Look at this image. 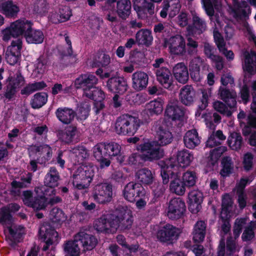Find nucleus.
<instances>
[{"instance_id":"f257e3e1","label":"nucleus","mask_w":256,"mask_h":256,"mask_svg":"<svg viewBox=\"0 0 256 256\" xmlns=\"http://www.w3.org/2000/svg\"><path fill=\"white\" fill-rule=\"evenodd\" d=\"M60 176L57 170L54 168H50L46 175L44 183V186L37 187L35 188L36 196L33 198L30 191L23 192V202L26 206L32 208L34 210L44 209L46 206L48 198L56 194L54 188L58 184Z\"/></svg>"},{"instance_id":"f03ea898","label":"nucleus","mask_w":256,"mask_h":256,"mask_svg":"<svg viewBox=\"0 0 256 256\" xmlns=\"http://www.w3.org/2000/svg\"><path fill=\"white\" fill-rule=\"evenodd\" d=\"M170 126L169 122H159L155 128L156 138L159 144L156 141H148L138 146L137 150L142 153L145 160L152 161L163 157L164 150L160 146H166L172 142L173 136L170 130Z\"/></svg>"},{"instance_id":"7ed1b4c3","label":"nucleus","mask_w":256,"mask_h":256,"mask_svg":"<svg viewBox=\"0 0 256 256\" xmlns=\"http://www.w3.org/2000/svg\"><path fill=\"white\" fill-rule=\"evenodd\" d=\"M132 222V210L127 206H122L112 214L103 216L96 220L94 228L98 232L114 233L119 227L122 229L128 228Z\"/></svg>"},{"instance_id":"20e7f679","label":"nucleus","mask_w":256,"mask_h":256,"mask_svg":"<svg viewBox=\"0 0 256 256\" xmlns=\"http://www.w3.org/2000/svg\"><path fill=\"white\" fill-rule=\"evenodd\" d=\"M97 82V78L94 75L89 74H82L74 82V86L76 88H83L84 96L94 100L96 113L104 108V100L105 98L104 92L94 86Z\"/></svg>"},{"instance_id":"39448f33","label":"nucleus","mask_w":256,"mask_h":256,"mask_svg":"<svg viewBox=\"0 0 256 256\" xmlns=\"http://www.w3.org/2000/svg\"><path fill=\"white\" fill-rule=\"evenodd\" d=\"M20 208L17 204H11L0 209V222L7 227L4 230L6 237L14 243L18 242L25 232L24 227L12 224V218L10 214V212L18 210Z\"/></svg>"},{"instance_id":"423d86ee","label":"nucleus","mask_w":256,"mask_h":256,"mask_svg":"<svg viewBox=\"0 0 256 256\" xmlns=\"http://www.w3.org/2000/svg\"><path fill=\"white\" fill-rule=\"evenodd\" d=\"M190 157L191 155L189 152L182 150L178 153L176 157H172L169 160L160 162L158 165L161 168V176L164 184H167L169 182L167 170L177 172L178 166L174 163L177 162L180 166H186L190 164Z\"/></svg>"},{"instance_id":"0eeeda50","label":"nucleus","mask_w":256,"mask_h":256,"mask_svg":"<svg viewBox=\"0 0 256 256\" xmlns=\"http://www.w3.org/2000/svg\"><path fill=\"white\" fill-rule=\"evenodd\" d=\"M141 124L142 122L138 118L124 114L116 119L114 130L116 133L118 134L133 136Z\"/></svg>"},{"instance_id":"6e6552de","label":"nucleus","mask_w":256,"mask_h":256,"mask_svg":"<svg viewBox=\"0 0 256 256\" xmlns=\"http://www.w3.org/2000/svg\"><path fill=\"white\" fill-rule=\"evenodd\" d=\"M95 170L96 168L90 164L78 166L72 175L74 186L79 190L88 188L92 180Z\"/></svg>"},{"instance_id":"1a4fd4ad","label":"nucleus","mask_w":256,"mask_h":256,"mask_svg":"<svg viewBox=\"0 0 256 256\" xmlns=\"http://www.w3.org/2000/svg\"><path fill=\"white\" fill-rule=\"evenodd\" d=\"M32 25V22L25 18L15 20L2 31V40L8 41L12 36L18 37L24 36V37L26 33L30 30Z\"/></svg>"},{"instance_id":"9d476101","label":"nucleus","mask_w":256,"mask_h":256,"mask_svg":"<svg viewBox=\"0 0 256 256\" xmlns=\"http://www.w3.org/2000/svg\"><path fill=\"white\" fill-rule=\"evenodd\" d=\"M234 210L232 198L229 194H225L222 197V208L220 216L221 218L225 221L222 226V230L225 234L228 233L230 230V224L226 221L232 216Z\"/></svg>"},{"instance_id":"9b49d317","label":"nucleus","mask_w":256,"mask_h":256,"mask_svg":"<svg viewBox=\"0 0 256 256\" xmlns=\"http://www.w3.org/2000/svg\"><path fill=\"white\" fill-rule=\"evenodd\" d=\"M29 154L30 158H36L38 163L43 164L50 159L52 152L48 144L32 146L29 148Z\"/></svg>"},{"instance_id":"f8f14e48","label":"nucleus","mask_w":256,"mask_h":256,"mask_svg":"<svg viewBox=\"0 0 256 256\" xmlns=\"http://www.w3.org/2000/svg\"><path fill=\"white\" fill-rule=\"evenodd\" d=\"M112 197V185L106 184H100L96 185L93 192L94 200L100 204H106L111 201Z\"/></svg>"},{"instance_id":"ddd939ff","label":"nucleus","mask_w":256,"mask_h":256,"mask_svg":"<svg viewBox=\"0 0 256 256\" xmlns=\"http://www.w3.org/2000/svg\"><path fill=\"white\" fill-rule=\"evenodd\" d=\"M180 232V229L166 224L158 231L156 238L160 242H172L178 238Z\"/></svg>"},{"instance_id":"4468645a","label":"nucleus","mask_w":256,"mask_h":256,"mask_svg":"<svg viewBox=\"0 0 256 256\" xmlns=\"http://www.w3.org/2000/svg\"><path fill=\"white\" fill-rule=\"evenodd\" d=\"M185 210V204L180 198L172 199L169 203L167 211V216L172 220L180 218Z\"/></svg>"},{"instance_id":"2eb2a0df","label":"nucleus","mask_w":256,"mask_h":256,"mask_svg":"<svg viewBox=\"0 0 256 256\" xmlns=\"http://www.w3.org/2000/svg\"><path fill=\"white\" fill-rule=\"evenodd\" d=\"M165 46L168 47L170 52L173 54H183L186 52L184 39L180 35L170 37L165 41Z\"/></svg>"},{"instance_id":"dca6fc26","label":"nucleus","mask_w":256,"mask_h":256,"mask_svg":"<svg viewBox=\"0 0 256 256\" xmlns=\"http://www.w3.org/2000/svg\"><path fill=\"white\" fill-rule=\"evenodd\" d=\"M22 44V40L17 39L12 40L10 46L8 47L6 54V59L10 65L15 64L20 60Z\"/></svg>"},{"instance_id":"f3484780","label":"nucleus","mask_w":256,"mask_h":256,"mask_svg":"<svg viewBox=\"0 0 256 256\" xmlns=\"http://www.w3.org/2000/svg\"><path fill=\"white\" fill-rule=\"evenodd\" d=\"M24 80L20 74L18 72L14 76H10L8 79V84L5 92V96L10 99L16 94L20 86L24 85Z\"/></svg>"},{"instance_id":"a211bd4d","label":"nucleus","mask_w":256,"mask_h":256,"mask_svg":"<svg viewBox=\"0 0 256 256\" xmlns=\"http://www.w3.org/2000/svg\"><path fill=\"white\" fill-rule=\"evenodd\" d=\"M92 150L94 156L99 162L101 168L108 167L110 165V160L107 158V144L98 143L93 148Z\"/></svg>"},{"instance_id":"6ab92c4d","label":"nucleus","mask_w":256,"mask_h":256,"mask_svg":"<svg viewBox=\"0 0 256 256\" xmlns=\"http://www.w3.org/2000/svg\"><path fill=\"white\" fill-rule=\"evenodd\" d=\"M144 191V190L140 184L130 182L125 186L123 195L128 201L134 202L137 198L143 194Z\"/></svg>"},{"instance_id":"aec40b11","label":"nucleus","mask_w":256,"mask_h":256,"mask_svg":"<svg viewBox=\"0 0 256 256\" xmlns=\"http://www.w3.org/2000/svg\"><path fill=\"white\" fill-rule=\"evenodd\" d=\"M245 76L244 80V85L240 90V97L242 102L246 104L250 100V90L251 92L252 96V100H256V80L253 81L250 84V87H248L246 83V76L247 75H253L256 74V72L253 74H248L245 71Z\"/></svg>"},{"instance_id":"412c9836","label":"nucleus","mask_w":256,"mask_h":256,"mask_svg":"<svg viewBox=\"0 0 256 256\" xmlns=\"http://www.w3.org/2000/svg\"><path fill=\"white\" fill-rule=\"evenodd\" d=\"M167 173L168 174V178H173L172 180L170 186V191L177 195L181 196L184 194L186 189L184 184L180 182L178 178L177 172L171 170H167Z\"/></svg>"},{"instance_id":"4be33fe9","label":"nucleus","mask_w":256,"mask_h":256,"mask_svg":"<svg viewBox=\"0 0 256 256\" xmlns=\"http://www.w3.org/2000/svg\"><path fill=\"white\" fill-rule=\"evenodd\" d=\"M168 8H170L169 16L172 18L175 16L180 8V0H164L162 3V9L160 12L162 18L166 17Z\"/></svg>"},{"instance_id":"5701e85b","label":"nucleus","mask_w":256,"mask_h":256,"mask_svg":"<svg viewBox=\"0 0 256 256\" xmlns=\"http://www.w3.org/2000/svg\"><path fill=\"white\" fill-rule=\"evenodd\" d=\"M107 86L110 91L120 94L124 93L128 88L126 80L120 77L110 78L108 82Z\"/></svg>"},{"instance_id":"b1692460","label":"nucleus","mask_w":256,"mask_h":256,"mask_svg":"<svg viewBox=\"0 0 256 256\" xmlns=\"http://www.w3.org/2000/svg\"><path fill=\"white\" fill-rule=\"evenodd\" d=\"M19 6L12 0H0V12L8 18H16L20 12Z\"/></svg>"},{"instance_id":"393cba45","label":"nucleus","mask_w":256,"mask_h":256,"mask_svg":"<svg viewBox=\"0 0 256 256\" xmlns=\"http://www.w3.org/2000/svg\"><path fill=\"white\" fill-rule=\"evenodd\" d=\"M165 114L172 120H181L184 118V112L178 106V102L176 100H174L170 102L168 104L165 111Z\"/></svg>"},{"instance_id":"a878e982","label":"nucleus","mask_w":256,"mask_h":256,"mask_svg":"<svg viewBox=\"0 0 256 256\" xmlns=\"http://www.w3.org/2000/svg\"><path fill=\"white\" fill-rule=\"evenodd\" d=\"M75 240L76 242L81 244L84 250H91L97 244V240L94 236L83 232L76 234L75 236Z\"/></svg>"},{"instance_id":"bb28decb","label":"nucleus","mask_w":256,"mask_h":256,"mask_svg":"<svg viewBox=\"0 0 256 256\" xmlns=\"http://www.w3.org/2000/svg\"><path fill=\"white\" fill-rule=\"evenodd\" d=\"M214 38L220 52L223 54L228 60H233L234 54L232 51L228 50L226 48V42L216 26L214 30Z\"/></svg>"},{"instance_id":"cd10ccee","label":"nucleus","mask_w":256,"mask_h":256,"mask_svg":"<svg viewBox=\"0 0 256 256\" xmlns=\"http://www.w3.org/2000/svg\"><path fill=\"white\" fill-rule=\"evenodd\" d=\"M132 81L133 88L136 90H141L146 87L148 76L144 72L138 71L132 74Z\"/></svg>"},{"instance_id":"c85d7f7f","label":"nucleus","mask_w":256,"mask_h":256,"mask_svg":"<svg viewBox=\"0 0 256 256\" xmlns=\"http://www.w3.org/2000/svg\"><path fill=\"white\" fill-rule=\"evenodd\" d=\"M40 236L44 238L46 246H44V250H46L48 246L53 243L57 242L58 233L54 229L48 230L46 226H42L40 229Z\"/></svg>"},{"instance_id":"c756f323","label":"nucleus","mask_w":256,"mask_h":256,"mask_svg":"<svg viewBox=\"0 0 256 256\" xmlns=\"http://www.w3.org/2000/svg\"><path fill=\"white\" fill-rule=\"evenodd\" d=\"M158 82L166 88H169L172 84V78L170 70L166 67H162L155 70Z\"/></svg>"},{"instance_id":"7c9ffc66","label":"nucleus","mask_w":256,"mask_h":256,"mask_svg":"<svg viewBox=\"0 0 256 256\" xmlns=\"http://www.w3.org/2000/svg\"><path fill=\"white\" fill-rule=\"evenodd\" d=\"M172 73L176 80L180 83L185 84L188 80L187 67L182 62L178 63L174 66Z\"/></svg>"},{"instance_id":"2f4dec72","label":"nucleus","mask_w":256,"mask_h":256,"mask_svg":"<svg viewBox=\"0 0 256 256\" xmlns=\"http://www.w3.org/2000/svg\"><path fill=\"white\" fill-rule=\"evenodd\" d=\"M88 156L86 150L82 146H77L70 150V158L74 164L82 162Z\"/></svg>"},{"instance_id":"473e14b6","label":"nucleus","mask_w":256,"mask_h":256,"mask_svg":"<svg viewBox=\"0 0 256 256\" xmlns=\"http://www.w3.org/2000/svg\"><path fill=\"white\" fill-rule=\"evenodd\" d=\"M164 102L160 98H157L150 101L146 105V111L150 116L160 114L164 108Z\"/></svg>"},{"instance_id":"72a5a7b5","label":"nucleus","mask_w":256,"mask_h":256,"mask_svg":"<svg viewBox=\"0 0 256 256\" xmlns=\"http://www.w3.org/2000/svg\"><path fill=\"white\" fill-rule=\"evenodd\" d=\"M31 27L30 30L26 33L24 38L28 44H40L43 42L44 34L40 30L33 29Z\"/></svg>"},{"instance_id":"f704fd0d","label":"nucleus","mask_w":256,"mask_h":256,"mask_svg":"<svg viewBox=\"0 0 256 256\" xmlns=\"http://www.w3.org/2000/svg\"><path fill=\"white\" fill-rule=\"evenodd\" d=\"M221 98L224 101L230 108H234L236 104V94L235 92L224 88L222 87L219 90Z\"/></svg>"},{"instance_id":"c9c22d12","label":"nucleus","mask_w":256,"mask_h":256,"mask_svg":"<svg viewBox=\"0 0 256 256\" xmlns=\"http://www.w3.org/2000/svg\"><path fill=\"white\" fill-rule=\"evenodd\" d=\"M206 223L202 220L198 221L194 226L193 241L198 244L203 241L206 234Z\"/></svg>"},{"instance_id":"e433bc0d","label":"nucleus","mask_w":256,"mask_h":256,"mask_svg":"<svg viewBox=\"0 0 256 256\" xmlns=\"http://www.w3.org/2000/svg\"><path fill=\"white\" fill-rule=\"evenodd\" d=\"M136 178L144 184H150L154 180V174L150 170L144 168L138 170L136 173Z\"/></svg>"},{"instance_id":"4c0bfd02","label":"nucleus","mask_w":256,"mask_h":256,"mask_svg":"<svg viewBox=\"0 0 256 256\" xmlns=\"http://www.w3.org/2000/svg\"><path fill=\"white\" fill-rule=\"evenodd\" d=\"M136 42L138 44H142L146 46L150 45L153 40L150 31L148 30L142 29L136 34Z\"/></svg>"},{"instance_id":"58836bf2","label":"nucleus","mask_w":256,"mask_h":256,"mask_svg":"<svg viewBox=\"0 0 256 256\" xmlns=\"http://www.w3.org/2000/svg\"><path fill=\"white\" fill-rule=\"evenodd\" d=\"M131 3L128 0H119L117 2V14L122 19H126L130 14Z\"/></svg>"},{"instance_id":"ea45409f","label":"nucleus","mask_w":256,"mask_h":256,"mask_svg":"<svg viewBox=\"0 0 256 256\" xmlns=\"http://www.w3.org/2000/svg\"><path fill=\"white\" fill-rule=\"evenodd\" d=\"M58 120L64 124L70 123L74 117V112L68 108H59L56 112Z\"/></svg>"},{"instance_id":"a19ab883","label":"nucleus","mask_w":256,"mask_h":256,"mask_svg":"<svg viewBox=\"0 0 256 256\" xmlns=\"http://www.w3.org/2000/svg\"><path fill=\"white\" fill-rule=\"evenodd\" d=\"M32 178V174L28 173L26 178H21V182L14 180L12 182L11 192L14 196H18L20 194V189L26 186L27 184L30 183Z\"/></svg>"},{"instance_id":"79ce46f5","label":"nucleus","mask_w":256,"mask_h":256,"mask_svg":"<svg viewBox=\"0 0 256 256\" xmlns=\"http://www.w3.org/2000/svg\"><path fill=\"white\" fill-rule=\"evenodd\" d=\"M64 250L66 254L65 256H78L80 248L78 242H76L75 237L74 240L67 242L64 246Z\"/></svg>"},{"instance_id":"37998d69","label":"nucleus","mask_w":256,"mask_h":256,"mask_svg":"<svg viewBox=\"0 0 256 256\" xmlns=\"http://www.w3.org/2000/svg\"><path fill=\"white\" fill-rule=\"evenodd\" d=\"M116 0H107L105 6L102 8L104 11L106 12L107 20L110 22L118 21L117 12L114 10V3Z\"/></svg>"},{"instance_id":"c03bdc74","label":"nucleus","mask_w":256,"mask_h":256,"mask_svg":"<svg viewBox=\"0 0 256 256\" xmlns=\"http://www.w3.org/2000/svg\"><path fill=\"white\" fill-rule=\"evenodd\" d=\"M48 68V64L47 60L40 58L38 60L35 64L34 69L32 73V76L34 78L41 77L47 71Z\"/></svg>"},{"instance_id":"a18cd8bd","label":"nucleus","mask_w":256,"mask_h":256,"mask_svg":"<svg viewBox=\"0 0 256 256\" xmlns=\"http://www.w3.org/2000/svg\"><path fill=\"white\" fill-rule=\"evenodd\" d=\"M180 100L184 105L190 106L192 103V87L191 86H184L180 91Z\"/></svg>"},{"instance_id":"49530a36","label":"nucleus","mask_w":256,"mask_h":256,"mask_svg":"<svg viewBox=\"0 0 256 256\" xmlns=\"http://www.w3.org/2000/svg\"><path fill=\"white\" fill-rule=\"evenodd\" d=\"M48 100L46 93L38 92L34 95L32 99L30 104L34 108H39L44 105Z\"/></svg>"},{"instance_id":"de8ad7c7","label":"nucleus","mask_w":256,"mask_h":256,"mask_svg":"<svg viewBox=\"0 0 256 256\" xmlns=\"http://www.w3.org/2000/svg\"><path fill=\"white\" fill-rule=\"evenodd\" d=\"M228 143L229 146L234 150H239L242 144V137L238 133L234 132L230 134L228 138Z\"/></svg>"},{"instance_id":"09e8293b","label":"nucleus","mask_w":256,"mask_h":256,"mask_svg":"<svg viewBox=\"0 0 256 256\" xmlns=\"http://www.w3.org/2000/svg\"><path fill=\"white\" fill-rule=\"evenodd\" d=\"M108 156H118L120 162L124 161V156L120 154L121 146L117 143L107 144Z\"/></svg>"},{"instance_id":"8fccbe9b","label":"nucleus","mask_w":256,"mask_h":256,"mask_svg":"<svg viewBox=\"0 0 256 256\" xmlns=\"http://www.w3.org/2000/svg\"><path fill=\"white\" fill-rule=\"evenodd\" d=\"M204 8L208 15L210 16H213L214 14V6L216 8V7L222 4V2L220 0H202Z\"/></svg>"},{"instance_id":"3c124183","label":"nucleus","mask_w":256,"mask_h":256,"mask_svg":"<svg viewBox=\"0 0 256 256\" xmlns=\"http://www.w3.org/2000/svg\"><path fill=\"white\" fill-rule=\"evenodd\" d=\"M46 86V83L44 82L29 84L21 90V94L28 96L36 90L42 89Z\"/></svg>"},{"instance_id":"603ef678","label":"nucleus","mask_w":256,"mask_h":256,"mask_svg":"<svg viewBox=\"0 0 256 256\" xmlns=\"http://www.w3.org/2000/svg\"><path fill=\"white\" fill-rule=\"evenodd\" d=\"M110 62L109 56L100 54L95 56L93 58V62L90 64L92 66H107Z\"/></svg>"},{"instance_id":"864d4df0","label":"nucleus","mask_w":256,"mask_h":256,"mask_svg":"<svg viewBox=\"0 0 256 256\" xmlns=\"http://www.w3.org/2000/svg\"><path fill=\"white\" fill-rule=\"evenodd\" d=\"M222 168L220 171L221 176L223 177L228 176L233 170L232 158L228 156L224 158L222 160Z\"/></svg>"},{"instance_id":"5fc2aeb1","label":"nucleus","mask_w":256,"mask_h":256,"mask_svg":"<svg viewBox=\"0 0 256 256\" xmlns=\"http://www.w3.org/2000/svg\"><path fill=\"white\" fill-rule=\"evenodd\" d=\"M203 194L198 190H193V213L198 212L202 208Z\"/></svg>"},{"instance_id":"6e6d98bb","label":"nucleus","mask_w":256,"mask_h":256,"mask_svg":"<svg viewBox=\"0 0 256 256\" xmlns=\"http://www.w3.org/2000/svg\"><path fill=\"white\" fill-rule=\"evenodd\" d=\"M90 110V104L88 101L80 104L78 108L76 114L80 120H85L88 116Z\"/></svg>"},{"instance_id":"4d7b16f0","label":"nucleus","mask_w":256,"mask_h":256,"mask_svg":"<svg viewBox=\"0 0 256 256\" xmlns=\"http://www.w3.org/2000/svg\"><path fill=\"white\" fill-rule=\"evenodd\" d=\"M193 34L202 32L206 28L204 22L197 16L193 14Z\"/></svg>"},{"instance_id":"13d9d810","label":"nucleus","mask_w":256,"mask_h":256,"mask_svg":"<svg viewBox=\"0 0 256 256\" xmlns=\"http://www.w3.org/2000/svg\"><path fill=\"white\" fill-rule=\"evenodd\" d=\"M50 218L54 222H62L66 220V216L60 209L54 208L50 212Z\"/></svg>"},{"instance_id":"bf43d9fd","label":"nucleus","mask_w":256,"mask_h":256,"mask_svg":"<svg viewBox=\"0 0 256 256\" xmlns=\"http://www.w3.org/2000/svg\"><path fill=\"white\" fill-rule=\"evenodd\" d=\"M49 4L45 0H37L34 5V10L40 14H46L48 8Z\"/></svg>"},{"instance_id":"052dcab7","label":"nucleus","mask_w":256,"mask_h":256,"mask_svg":"<svg viewBox=\"0 0 256 256\" xmlns=\"http://www.w3.org/2000/svg\"><path fill=\"white\" fill-rule=\"evenodd\" d=\"M226 150V147L222 146L211 150L210 156V160L212 162L211 164L214 165L215 162H217L222 154L225 152Z\"/></svg>"},{"instance_id":"680f3d73","label":"nucleus","mask_w":256,"mask_h":256,"mask_svg":"<svg viewBox=\"0 0 256 256\" xmlns=\"http://www.w3.org/2000/svg\"><path fill=\"white\" fill-rule=\"evenodd\" d=\"M116 240L118 244L121 245L124 248L128 250L130 252H135L138 250V246L134 245L133 246H130L126 242L125 238L122 235H118L116 237Z\"/></svg>"},{"instance_id":"e2e57ef3","label":"nucleus","mask_w":256,"mask_h":256,"mask_svg":"<svg viewBox=\"0 0 256 256\" xmlns=\"http://www.w3.org/2000/svg\"><path fill=\"white\" fill-rule=\"evenodd\" d=\"M254 222H251L250 226L246 228L242 234V239L244 241L247 242L252 240L254 236V230L253 226Z\"/></svg>"},{"instance_id":"0e129e2a","label":"nucleus","mask_w":256,"mask_h":256,"mask_svg":"<svg viewBox=\"0 0 256 256\" xmlns=\"http://www.w3.org/2000/svg\"><path fill=\"white\" fill-rule=\"evenodd\" d=\"M77 136L78 131L76 128L74 126H69L66 130L64 138L66 142H72L75 137H77Z\"/></svg>"},{"instance_id":"69168bd1","label":"nucleus","mask_w":256,"mask_h":256,"mask_svg":"<svg viewBox=\"0 0 256 256\" xmlns=\"http://www.w3.org/2000/svg\"><path fill=\"white\" fill-rule=\"evenodd\" d=\"M246 218H237L236 220L234 228V234L236 238L240 236L242 226L246 224Z\"/></svg>"},{"instance_id":"338daca9","label":"nucleus","mask_w":256,"mask_h":256,"mask_svg":"<svg viewBox=\"0 0 256 256\" xmlns=\"http://www.w3.org/2000/svg\"><path fill=\"white\" fill-rule=\"evenodd\" d=\"M253 156L250 152L246 153L244 156L243 165L244 170L248 171L252 166Z\"/></svg>"},{"instance_id":"774afa93","label":"nucleus","mask_w":256,"mask_h":256,"mask_svg":"<svg viewBox=\"0 0 256 256\" xmlns=\"http://www.w3.org/2000/svg\"><path fill=\"white\" fill-rule=\"evenodd\" d=\"M214 108L216 111L227 116L230 115V112L228 110L226 105L221 102L216 101L214 103Z\"/></svg>"}]
</instances>
